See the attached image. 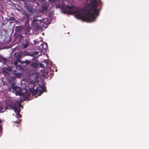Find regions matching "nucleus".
<instances>
[{"label": "nucleus", "mask_w": 149, "mask_h": 149, "mask_svg": "<svg viewBox=\"0 0 149 149\" xmlns=\"http://www.w3.org/2000/svg\"><path fill=\"white\" fill-rule=\"evenodd\" d=\"M35 79V80H32L29 83L30 85H31V88L33 90L31 92V94L33 96L37 95V75H36Z\"/></svg>", "instance_id": "obj_7"}, {"label": "nucleus", "mask_w": 149, "mask_h": 149, "mask_svg": "<svg viewBox=\"0 0 149 149\" xmlns=\"http://www.w3.org/2000/svg\"><path fill=\"white\" fill-rule=\"evenodd\" d=\"M2 19H3V16H2Z\"/></svg>", "instance_id": "obj_21"}, {"label": "nucleus", "mask_w": 149, "mask_h": 149, "mask_svg": "<svg viewBox=\"0 0 149 149\" xmlns=\"http://www.w3.org/2000/svg\"><path fill=\"white\" fill-rule=\"evenodd\" d=\"M40 41H38V58L42 56L43 59L42 60H38V96H40L46 90L44 80L45 78L52 75V71L51 68L52 66V62H50V66H48L47 60L44 58H48L46 53V49L48 45L47 43H43L42 38L39 37Z\"/></svg>", "instance_id": "obj_1"}, {"label": "nucleus", "mask_w": 149, "mask_h": 149, "mask_svg": "<svg viewBox=\"0 0 149 149\" xmlns=\"http://www.w3.org/2000/svg\"><path fill=\"white\" fill-rule=\"evenodd\" d=\"M43 15H40L38 13V30L39 29H42L44 28H45V25H46V22L47 21V19Z\"/></svg>", "instance_id": "obj_5"}, {"label": "nucleus", "mask_w": 149, "mask_h": 149, "mask_svg": "<svg viewBox=\"0 0 149 149\" xmlns=\"http://www.w3.org/2000/svg\"><path fill=\"white\" fill-rule=\"evenodd\" d=\"M35 54H29V55L33 57L32 59L33 62L31 65V66L35 69L37 68V56L36 55L37 54V52H35Z\"/></svg>", "instance_id": "obj_8"}, {"label": "nucleus", "mask_w": 149, "mask_h": 149, "mask_svg": "<svg viewBox=\"0 0 149 149\" xmlns=\"http://www.w3.org/2000/svg\"><path fill=\"white\" fill-rule=\"evenodd\" d=\"M15 18L13 17H10L8 19H6L7 21H15Z\"/></svg>", "instance_id": "obj_14"}, {"label": "nucleus", "mask_w": 149, "mask_h": 149, "mask_svg": "<svg viewBox=\"0 0 149 149\" xmlns=\"http://www.w3.org/2000/svg\"><path fill=\"white\" fill-rule=\"evenodd\" d=\"M36 20H33V21L32 22V26H34L35 27H37V25L36 24Z\"/></svg>", "instance_id": "obj_15"}, {"label": "nucleus", "mask_w": 149, "mask_h": 149, "mask_svg": "<svg viewBox=\"0 0 149 149\" xmlns=\"http://www.w3.org/2000/svg\"><path fill=\"white\" fill-rule=\"evenodd\" d=\"M13 70L11 68L9 67L4 68L3 69V71L8 74H9L10 73L12 74V71Z\"/></svg>", "instance_id": "obj_10"}, {"label": "nucleus", "mask_w": 149, "mask_h": 149, "mask_svg": "<svg viewBox=\"0 0 149 149\" xmlns=\"http://www.w3.org/2000/svg\"><path fill=\"white\" fill-rule=\"evenodd\" d=\"M3 107L1 106H0V112H3L5 111V109H4V110H3Z\"/></svg>", "instance_id": "obj_16"}, {"label": "nucleus", "mask_w": 149, "mask_h": 149, "mask_svg": "<svg viewBox=\"0 0 149 149\" xmlns=\"http://www.w3.org/2000/svg\"><path fill=\"white\" fill-rule=\"evenodd\" d=\"M16 61L14 62V64L15 66L16 69L17 70L21 69L22 67L20 65H18V62H20L19 58H16Z\"/></svg>", "instance_id": "obj_11"}, {"label": "nucleus", "mask_w": 149, "mask_h": 149, "mask_svg": "<svg viewBox=\"0 0 149 149\" xmlns=\"http://www.w3.org/2000/svg\"><path fill=\"white\" fill-rule=\"evenodd\" d=\"M93 5L90 8H79L76 6L66 5L63 4L60 8L62 12L64 14H74L76 18L81 19L87 22L94 21L99 15L101 8L102 3L101 0H92Z\"/></svg>", "instance_id": "obj_3"}, {"label": "nucleus", "mask_w": 149, "mask_h": 149, "mask_svg": "<svg viewBox=\"0 0 149 149\" xmlns=\"http://www.w3.org/2000/svg\"><path fill=\"white\" fill-rule=\"evenodd\" d=\"M48 5L46 4H43L42 6L41 10H38V13H41L42 14H46L47 12Z\"/></svg>", "instance_id": "obj_9"}, {"label": "nucleus", "mask_w": 149, "mask_h": 149, "mask_svg": "<svg viewBox=\"0 0 149 149\" xmlns=\"http://www.w3.org/2000/svg\"><path fill=\"white\" fill-rule=\"evenodd\" d=\"M21 106L20 102L17 101H14L9 104V107L13 110L16 113L17 118L21 117V115L19 113L20 111V107Z\"/></svg>", "instance_id": "obj_4"}, {"label": "nucleus", "mask_w": 149, "mask_h": 149, "mask_svg": "<svg viewBox=\"0 0 149 149\" xmlns=\"http://www.w3.org/2000/svg\"><path fill=\"white\" fill-rule=\"evenodd\" d=\"M27 47V44L25 45H24V46H23V47L24 48H26Z\"/></svg>", "instance_id": "obj_19"}, {"label": "nucleus", "mask_w": 149, "mask_h": 149, "mask_svg": "<svg viewBox=\"0 0 149 149\" xmlns=\"http://www.w3.org/2000/svg\"><path fill=\"white\" fill-rule=\"evenodd\" d=\"M42 34L44 35V33H42Z\"/></svg>", "instance_id": "obj_23"}, {"label": "nucleus", "mask_w": 149, "mask_h": 149, "mask_svg": "<svg viewBox=\"0 0 149 149\" xmlns=\"http://www.w3.org/2000/svg\"><path fill=\"white\" fill-rule=\"evenodd\" d=\"M12 71V74H14L15 77L20 78L22 76V74L19 72H17V70H13Z\"/></svg>", "instance_id": "obj_12"}, {"label": "nucleus", "mask_w": 149, "mask_h": 149, "mask_svg": "<svg viewBox=\"0 0 149 149\" xmlns=\"http://www.w3.org/2000/svg\"><path fill=\"white\" fill-rule=\"evenodd\" d=\"M2 121L0 119V136H1V130L2 129V125H1V123Z\"/></svg>", "instance_id": "obj_17"}, {"label": "nucleus", "mask_w": 149, "mask_h": 149, "mask_svg": "<svg viewBox=\"0 0 149 149\" xmlns=\"http://www.w3.org/2000/svg\"><path fill=\"white\" fill-rule=\"evenodd\" d=\"M7 58L3 57H2L0 55V62L2 63H4L6 61Z\"/></svg>", "instance_id": "obj_13"}, {"label": "nucleus", "mask_w": 149, "mask_h": 149, "mask_svg": "<svg viewBox=\"0 0 149 149\" xmlns=\"http://www.w3.org/2000/svg\"><path fill=\"white\" fill-rule=\"evenodd\" d=\"M25 63H26V64H29L30 63V62L28 60H26L25 61Z\"/></svg>", "instance_id": "obj_18"}, {"label": "nucleus", "mask_w": 149, "mask_h": 149, "mask_svg": "<svg viewBox=\"0 0 149 149\" xmlns=\"http://www.w3.org/2000/svg\"><path fill=\"white\" fill-rule=\"evenodd\" d=\"M2 19H3V16H2Z\"/></svg>", "instance_id": "obj_22"}, {"label": "nucleus", "mask_w": 149, "mask_h": 149, "mask_svg": "<svg viewBox=\"0 0 149 149\" xmlns=\"http://www.w3.org/2000/svg\"><path fill=\"white\" fill-rule=\"evenodd\" d=\"M19 122H20V120H19V121L18 122V121H17V123H19Z\"/></svg>", "instance_id": "obj_20"}, {"label": "nucleus", "mask_w": 149, "mask_h": 149, "mask_svg": "<svg viewBox=\"0 0 149 149\" xmlns=\"http://www.w3.org/2000/svg\"><path fill=\"white\" fill-rule=\"evenodd\" d=\"M9 91L15 92L16 95H23L24 94L22 93V88L15 85V83H13L11 84V87L9 89Z\"/></svg>", "instance_id": "obj_6"}, {"label": "nucleus", "mask_w": 149, "mask_h": 149, "mask_svg": "<svg viewBox=\"0 0 149 149\" xmlns=\"http://www.w3.org/2000/svg\"><path fill=\"white\" fill-rule=\"evenodd\" d=\"M40 41H38V58L42 56L43 59L42 60H38V96H40L46 90L44 80L45 78L52 75V71L51 68L52 66V62H50V66H48L47 60L44 58H48L46 53V49L48 45L47 43H43L42 38L39 37Z\"/></svg>", "instance_id": "obj_2"}]
</instances>
